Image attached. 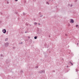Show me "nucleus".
<instances>
[{"instance_id":"nucleus-16","label":"nucleus","mask_w":79,"mask_h":79,"mask_svg":"<svg viewBox=\"0 0 79 79\" xmlns=\"http://www.w3.org/2000/svg\"><path fill=\"white\" fill-rule=\"evenodd\" d=\"M25 33H27V31H25Z\"/></svg>"},{"instance_id":"nucleus-11","label":"nucleus","mask_w":79,"mask_h":79,"mask_svg":"<svg viewBox=\"0 0 79 79\" xmlns=\"http://www.w3.org/2000/svg\"><path fill=\"white\" fill-rule=\"evenodd\" d=\"M65 35L66 36H68V35L67 34H65Z\"/></svg>"},{"instance_id":"nucleus-12","label":"nucleus","mask_w":79,"mask_h":79,"mask_svg":"<svg viewBox=\"0 0 79 79\" xmlns=\"http://www.w3.org/2000/svg\"><path fill=\"white\" fill-rule=\"evenodd\" d=\"M47 4H48V5H49V3H48V2H47Z\"/></svg>"},{"instance_id":"nucleus-23","label":"nucleus","mask_w":79,"mask_h":79,"mask_svg":"<svg viewBox=\"0 0 79 79\" xmlns=\"http://www.w3.org/2000/svg\"><path fill=\"white\" fill-rule=\"evenodd\" d=\"M78 45V44H77V45Z\"/></svg>"},{"instance_id":"nucleus-20","label":"nucleus","mask_w":79,"mask_h":79,"mask_svg":"<svg viewBox=\"0 0 79 79\" xmlns=\"http://www.w3.org/2000/svg\"><path fill=\"white\" fill-rule=\"evenodd\" d=\"M76 71H77V69H76Z\"/></svg>"},{"instance_id":"nucleus-1","label":"nucleus","mask_w":79,"mask_h":79,"mask_svg":"<svg viewBox=\"0 0 79 79\" xmlns=\"http://www.w3.org/2000/svg\"><path fill=\"white\" fill-rule=\"evenodd\" d=\"M2 32H3L4 34H5V33H6V31L5 29H3L2 30Z\"/></svg>"},{"instance_id":"nucleus-3","label":"nucleus","mask_w":79,"mask_h":79,"mask_svg":"<svg viewBox=\"0 0 79 79\" xmlns=\"http://www.w3.org/2000/svg\"><path fill=\"white\" fill-rule=\"evenodd\" d=\"M45 72V71H40V72H39V73H44Z\"/></svg>"},{"instance_id":"nucleus-4","label":"nucleus","mask_w":79,"mask_h":79,"mask_svg":"<svg viewBox=\"0 0 79 79\" xmlns=\"http://www.w3.org/2000/svg\"><path fill=\"white\" fill-rule=\"evenodd\" d=\"M8 43H6L5 44V46L6 47H7V46H8Z\"/></svg>"},{"instance_id":"nucleus-9","label":"nucleus","mask_w":79,"mask_h":79,"mask_svg":"<svg viewBox=\"0 0 79 79\" xmlns=\"http://www.w3.org/2000/svg\"><path fill=\"white\" fill-rule=\"evenodd\" d=\"M23 15H26V14L24 13H23Z\"/></svg>"},{"instance_id":"nucleus-19","label":"nucleus","mask_w":79,"mask_h":79,"mask_svg":"<svg viewBox=\"0 0 79 79\" xmlns=\"http://www.w3.org/2000/svg\"><path fill=\"white\" fill-rule=\"evenodd\" d=\"M18 0H15V1H18Z\"/></svg>"},{"instance_id":"nucleus-13","label":"nucleus","mask_w":79,"mask_h":79,"mask_svg":"<svg viewBox=\"0 0 79 79\" xmlns=\"http://www.w3.org/2000/svg\"><path fill=\"white\" fill-rule=\"evenodd\" d=\"M1 56H3L2 55H1Z\"/></svg>"},{"instance_id":"nucleus-7","label":"nucleus","mask_w":79,"mask_h":79,"mask_svg":"<svg viewBox=\"0 0 79 79\" xmlns=\"http://www.w3.org/2000/svg\"><path fill=\"white\" fill-rule=\"evenodd\" d=\"M34 39H37V37L35 36L34 37Z\"/></svg>"},{"instance_id":"nucleus-6","label":"nucleus","mask_w":79,"mask_h":79,"mask_svg":"<svg viewBox=\"0 0 79 79\" xmlns=\"http://www.w3.org/2000/svg\"><path fill=\"white\" fill-rule=\"evenodd\" d=\"M7 40H8V38H6V39L5 40V41H7Z\"/></svg>"},{"instance_id":"nucleus-18","label":"nucleus","mask_w":79,"mask_h":79,"mask_svg":"<svg viewBox=\"0 0 79 79\" xmlns=\"http://www.w3.org/2000/svg\"><path fill=\"white\" fill-rule=\"evenodd\" d=\"M26 26H27L28 25L27 24H26Z\"/></svg>"},{"instance_id":"nucleus-10","label":"nucleus","mask_w":79,"mask_h":79,"mask_svg":"<svg viewBox=\"0 0 79 79\" xmlns=\"http://www.w3.org/2000/svg\"><path fill=\"white\" fill-rule=\"evenodd\" d=\"M76 27H78V25H76Z\"/></svg>"},{"instance_id":"nucleus-14","label":"nucleus","mask_w":79,"mask_h":79,"mask_svg":"<svg viewBox=\"0 0 79 79\" xmlns=\"http://www.w3.org/2000/svg\"><path fill=\"white\" fill-rule=\"evenodd\" d=\"M36 68H38V66H36Z\"/></svg>"},{"instance_id":"nucleus-5","label":"nucleus","mask_w":79,"mask_h":79,"mask_svg":"<svg viewBox=\"0 0 79 79\" xmlns=\"http://www.w3.org/2000/svg\"><path fill=\"white\" fill-rule=\"evenodd\" d=\"M36 24H37V23H36V22H35L34 23V25H36Z\"/></svg>"},{"instance_id":"nucleus-17","label":"nucleus","mask_w":79,"mask_h":79,"mask_svg":"<svg viewBox=\"0 0 79 79\" xmlns=\"http://www.w3.org/2000/svg\"><path fill=\"white\" fill-rule=\"evenodd\" d=\"M40 25V23L38 24V25Z\"/></svg>"},{"instance_id":"nucleus-21","label":"nucleus","mask_w":79,"mask_h":79,"mask_svg":"<svg viewBox=\"0 0 79 79\" xmlns=\"http://www.w3.org/2000/svg\"><path fill=\"white\" fill-rule=\"evenodd\" d=\"M30 38V37H29V39Z\"/></svg>"},{"instance_id":"nucleus-8","label":"nucleus","mask_w":79,"mask_h":79,"mask_svg":"<svg viewBox=\"0 0 79 79\" xmlns=\"http://www.w3.org/2000/svg\"><path fill=\"white\" fill-rule=\"evenodd\" d=\"M70 63L72 64V65H73V64H72V63H71V62H70Z\"/></svg>"},{"instance_id":"nucleus-22","label":"nucleus","mask_w":79,"mask_h":79,"mask_svg":"<svg viewBox=\"0 0 79 79\" xmlns=\"http://www.w3.org/2000/svg\"><path fill=\"white\" fill-rule=\"evenodd\" d=\"M39 14H40V13H39Z\"/></svg>"},{"instance_id":"nucleus-15","label":"nucleus","mask_w":79,"mask_h":79,"mask_svg":"<svg viewBox=\"0 0 79 79\" xmlns=\"http://www.w3.org/2000/svg\"><path fill=\"white\" fill-rule=\"evenodd\" d=\"M20 44H23V42H21V43Z\"/></svg>"},{"instance_id":"nucleus-2","label":"nucleus","mask_w":79,"mask_h":79,"mask_svg":"<svg viewBox=\"0 0 79 79\" xmlns=\"http://www.w3.org/2000/svg\"><path fill=\"white\" fill-rule=\"evenodd\" d=\"M70 23H73L74 22V20L72 19H70Z\"/></svg>"}]
</instances>
